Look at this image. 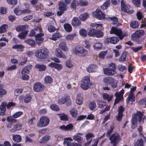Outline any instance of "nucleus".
<instances>
[{"label":"nucleus","mask_w":146,"mask_h":146,"mask_svg":"<svg viewBox=\"0 0 146 146\" xmlns=\"http://www.w3.org/2000/svg\"><path fill=\"white\" fill-rule=\"evenodd\" d=\"M110 33L111 34H114L117 35L119 37L114 36L110 38H107L105 40V42H110L115 44L119 40V39H121L124 36L121 30L116 27H112L110 31Z\"/></svg>","instance_id":"nucleus-1"},{"label":"nucleus","mask_w":146,"mask_h":146,"mask_svg":"<svg viewBox=\"0 0 146 146\" xmlns=\"http://www.w3.org/2000/svg\"><path fill=\"white\" fill-rule=\"evenodd\" d=\"M143 116V114L140 111L132 115L131 120L132 127L135 128L137 126L136 123L137 121L140 122Z\"/></svg>","instance_id":"nucleus-2"},{"label":"nucleus","mask_w":146,"mask_h":146,"mask_svg":"<svg viewBox=\"0 0 146 146\" xmlns=\"http://www.w3.org/2000/svg\"><path fill=\"white\" fill-rule=\"evenodd\" d=\"M115 69V64L111 62L109 64L108 68L104 69L103 70L105 74L108 75H112L116 74Z\"/></svg>","instance_id":"nucleus-3"},{"label":"nucleus","mask_w":146,"mask_h":146,"mask_svg":"<svg viewBox=\"0 0 146 146\" xmlns=\"http://www.w3.org/2000/svg\"><path fill=\"white\" fill-rule=\"evenodd\" d=\"M74 53L82 57H84L87 55L88 51L81 46H77L75 47L73 50Z\"/></svg>","instance_id":"nucleus-4"},{"label":"nucleus","mask_w":146,"mask_h":146,"mask_svg":"<svg viewBox=\"0 0 146 146\" xmlns=\"http://www.w3.org/2000/svg\"><path fill=\"white\" fill-rule=\"evenodd\" d=\"M32 65H28L24 67L21 72V78L23 80H28L29 78V76L27 74L29 72V70L32 67Z\"/></svg>","instance_id":"nucleus-5"},{"label":"nucleus","mask_w":146,"mask_h":146,"mask_svg":"<svg viewBox=\"0 0 146 146\" xmlns=\"http://www.w3.org/2000/svg\"><path fill=\"white\" fill-rule=\"evenodd\" d=\"M50 122V119L47 117L44 116L41 117L37 124V126L40 127L47 126Z\"/></svg>","instance_id":"nucleus-6"},{"label":"nucleus","mask_w":146,"mask_h":146,"mask_svg":"<svg viewBox=\"0 0 146 146\" xmlns=\"http://www.w3.org/2000/svg\"><path fill=\"white\" fill-rule=\"evenodd\" d=\"M35 55L39 58H45L48 55V50L45 48L38 49L35 52Z\"/></svg>","instance_id":"nucleus-7"},{"label":"nucleus","mask_w":146,"mask_h":146,"mask_svg":"<svg viewBox=\"0 0 146 146\" xmlns=\"http://www.w3.org/2000/svg\"><path fill=\"white\" fill-rule=\"evenodd\" d=\"M119 136L117 133L113 134L110 136L109 139L110 140L111 143L113 144V146H116L117 144L119 139Z\"/></svg>","instance_id":"nucleus-8"},{"label":"nucleus","mask_w":146,"mask_h":146,"mask_svg":"<svg viewBox=\"0 0 146 146\" xmlns=\"http://www.w3.org/2000/svg\"><path fill=\"white\" fill-rule=\"evenodd\" d=\"M123 93L124 90L123 89L121 90L119 92H117L115 93V96L116 98L115 100L114 105L118 103L119 101L122 100L123 98Z\"/></svg>","instance_id":"nucleus-9"},{"label":"nucleus","mask_w":146,"mask_h":146,"mask_svg":"<svg viewBox=\"0 0 146 146\" xmlns=\"http://www.w3.org/2000/svg\"><path fill=\"white\" fill-rule=\"evenodd\" d=\"M121 10L125 12H127L128 14H131L133 13V11H131L129 9L130 6L127 4H126V3L123 0H121Z\"/></svg>","instance_id":"nucleus-10"},{"label":"nucleus","mask_w":146,"mask_h":146,"mask_svg":"<svg viewBox=\"0 0 146 146\" xmlns=\"http://www.w3.org/2000/svg\"><path fill=\"white\" fill-rule=\"evenodd\" d=\"M93 16L99 19H103L105 18V15L100 10L97 9L93 14Z\"/></svg>","instance_id":"nucleus-11"},{"label":"nucleus","mask_w":146,"mask_h":146,"mask_svg":"<svg viewBox=\"0 0 146 146\" xmlns=\"http://www.w3.org/2000/svg\"><path fill=\"white\" fill-rule=\"evenodd\" d=\"M55 54L56 56L59 58H62L64 59L67 58V56L58 48H56L55 50Z\"/></svg>","instance_id":"nucleus-12"},{"label":"nucleus","mask_w":146,"mask_h":146,"mask_svg":"<svg viewBox=\"0 0 146 146\" xmlns=\"http://www.w3.org/2000/svg\"><path fill=\"white\" fill-rule=\"evenodd\" d=\"M44 88V86L39 82H36L33 86V90L36 92L42 91Z\"/></svg>","instance_id":"nucleus-13"},{"label":"nucleus","mask_w":146,"mask_h":146,"mask_svg":"<svg viewBox=\"0 0 146 146\" xmlns=\"http://www.w3.org/2000/svg\"><path fill=\"white\" fill-rule=\"evenodd\" d=\"M19 99L20 102H23V100H24L25 103H28L31 101V97L29 94L25 96L21 95L19 97Z\"/></svg>","instance_id":"nucleus-14"},{"label":"nucleus","mask_w":146,"mask_h":146,"mask_svg":"<svg viewBox=\"0 0 146 146\" xmlns=\"http://www.w3.org/2000/svg\"><path fill=\"white\" fill-rule=\"evenodd\" d=\"M44 34L43 33H40L38 34L35 36V38L36 42L38 45H40L42 42L44 38L42 37L44 36Z\"/></svg>","instance_id":"nucleus-15"},{"label":"nucleus","mask_w":146,"mask_h":146,"mask_svg":"<svg viewBox=\"0 0 146 146\" xmlns=\"http://www.w3.org/2000/svg\"><path fill=\"white\" fill-rule=\"evenodd\" d=\"M94 137V135L92 133H87L85 136L86 140L88 141L90 139H91L86 143H85L84 144V145L85 146H87L90 145L92 141V138Z\"/></svg>","instance_id":"nucleus-16"},{"label":"nucleus","mask_w":146,"mask_h":146,"mask_svg":"<svg viewBox=\"0 0 146 146\" xmlns=\"http://www.w3.org/2000/svg\"><path fill=\"white\" fill-rule=\"evenodd\" d=\"M124 110V108L122 106L119 107L118 109V114L116 117V120L120 121L121 119L123 116V112Z\"/></svg>","instance_id":"nucleus-17"},{"label":"nucleus","mask_w":146,"mask_h":146,"mask_svg":"<svg viewBox=\"0 0 146 146\" xmlns=\"http://www.w3.org/2000/svg\"><path fill=\"white\" fill-rule=\"evenodd\" d=\"M144 33V32L142 30H138L135 31L131 35V37L136 38H139L142 36Z\"/></svg>","instance_id":"nucleus-18"},{"label":"nucleus","mask_w":146,"mask_h":146,"mask_svg":"<svg viewBox=\"0 0 146 146\" xmlns=\"http://www.w3.org/2000/svg\"><path fill=\"white\" fill-rule=\"evenodd\" d=\"M83 99L80 93H78L76 97V102L79 105H82L83 103Z\"/></svg>","instance_id":"nucleus-19"},{"label":"nucleus","mask_w":146,"mask_h":146,"mask_svg":"<svg viewBox=\"0 0 146 146\" xmlns=\"http://www.w3.org/2000/svg\"><path fill=\"white\" fill-rule=\"evenodd\" d=\"M48 66L51 68H54L59 71L60 70L63 68L62 65L53 62L50 63L49 64Z\"/></svg>","instance_id":"nucleus-20"},{"label":"nucleus","mask_w":146,"mask_h":146,"mask_svg":"<svg viewBox=\"0 0 146 146\" xmlns=\"http://www.w3.org/2000/svg\"><path fill=\"white\" fill-rule=\"evenodd\" d=\"M23 124L21 123L15 125L13 128L11 129L10 131L12 133H14L17 131L21 129L22 127Z\"/></svg>","instance_id":"nucleus-21"},{"label":"nucleus","mask_w":146,"mask_h":146,"mask_svg":"<svg viewBox=\"0 0 146 146\" xmlns=\"http://www.w3.org/2000/svg\"><path fill=\"white\" fill-rule=\"evenodd\" d=\"M73 125L71 123H69L66 126L63 125L60 127V128L64 131H70L73 129Z\"/></svg>","instance_id":"nucleus-22"},{"label":"nucleus","mask_w":146,"mask_h":146,"mask_svg":"<svg viewBox=\"0 0 146 146\" xmlns=\"http://www.w3.org/2000/svg\"><path fill=\"white\" fill-rule=\"evenodd\" d=\"M97 67L96 65L92 64L89 65L86 68L87 71L89 73L94 72L96 71Z\"/></svg>","instance_id":"nucleus-23"},{"label":"nucleus","mask_w":146,"mask_h":146,"mask_svg":"<svg viewBox=\"0 0 146 146\" xmlns=\"http://www.w3.org/2000/svg\"><path fill=\"white\" fill-rule=\"evenodd\" d=\"M59 47L64 51H67L68 50V48L66 42L65 41H63L60 42L58 44Z\"/></svg>","instance_id":"nucleus-24"},{"label":"nucleus","mask_w":146,"mask_h":146,"mask_svg":"<svg viewBox=\"0 0 146 146\" xmlns=\"http://www.w3.org/2000/svg\"><path fill=\"white\" fill-rule=\"evenodd\" d=\"M81 23V21L77 17L73 18L71 22V24L73 26H79Z\"/></svg>","instance_id":"nucleus-25"},{"label":"nucleus","mask_w":146,"mask_h":146,"mask_svg":"<svg viewBox=\"0 0 146 146\" xmlns=\"http://www.w3.org/2000/svg\"><path fill=\"white\" fill-rule=\"evenodd\" d=\"M41 31V29L40 27H37L34 30H32L30 31L29 34V36H33L36 33L40 32Z\"/></svg>","instance_id":"nucleus-26"},{"label":"nucleus","mask_w":146,"mask_h":146,"mask_svg":"<svg viewBox=\"0 0 146 146\" xmlns=\"http://www.w3.org/2000/svg\"><path fill=\"white\" fill-rule=\"evenodd\" d=\"M6 106L7 104L5 102H3L0 105V110L2 111V112L0 113V115H3L5 114L6 110Z\"/></svg>","instance_id":"nucleus-27"},{"label":"nucleus","mask_w":146,"mask_h":146,"mask_svg":"<svg viewBox=\"0 0 146 146\" xmlns=\"http://www.w3.org/2000/svg\"><path fill=\"white\" fill-rule=\"evenodd\" d=\"M73 139L80 143H82L84 142L83 138L79 135H74L73 136Z\"/></svg>","instance_id":"nucleus-28"},{"label":"nucleus","mask_w":146,"mask_h":146,"mask_svg":"<svg viewBox=\"0 0 146 146\" xmlns=\"http://www.w3.org/2000/svg\"><path fill=\"white\" fill-rule=\"evenodd\" d=\"M24 46L22 45L15 44L12 46L13 49H17V51L22 52L23 51Z\"/></svg>","instance_id":"nucleus-29"},{"label":"nucleus","mask_w":146,"mask_h":146,"mask_svg":"<svg viewBox=\"0 0 146 146\" xmlns=\"http://www.w3.org/2000/svg\"><path fill=\"white\" fill-rule=\"evenodd\" d=\"M93 47L95 50H100L102 48V44L101 43L96 42L94 44Z\"/></svg>","instance_id":"nucleus-30"},{"label":"nucleus","mask_w":146,"mask_h":146,"mask_svg":"<svg viewBox=\"0 0 146 146\" xmlns=\"http://www.w3.org/2000/svg\"><path fill=\"white\" fill-rule=\"evenodd\" d=\"M113 78L110 77H107L104 78L103 79V82L106 84H111V81L113 80Z\"/></svg>","instance_id":"nucleus-31"},{"label":"nucleus","mask_w":146,"mask_h":146,"mask_svg":"<svg viewBox=\"0 0 146 146\" xmlns=\"http://www.w3.org/2000/svg\"><path fill=\"white\" fill-rule=\"evenodd\" d=\"M44 80V83L46 84H50L53 81L52 78L49 76H46Z\"/></svg>","instance_id":"nucleus-32"},{"label":"nucleus","mask_w":146,"mask_h":146,"mask_svg":"<svg viewBox=\"0 0 146 146\" xmlns=\"http://www.w3.org/2000/svg\"><path fill=\"white\" fill-rule=\"evenodd\" d=\"M28 25H19L17 26L16 28L17 31L20 32L28 28Z\"/></svg>","instance_id":"nucleus-33"},{"label":"nucleus","mask_w":146,"mask_h":146,"mask_svg":"<svg viewBox=\"0 0 146 146\" xmlns=\"http://www.w3.org/2000/svg\"><path fill=\"white\" fill-rule=\"evenodd\" d=\"M64 27L65 30L68 32H70L72 30V27L70 25L66 23L64 25Z\"/></svg>","instance_id":"nucleus-34"},{"label":"nucleus","mask_w":146,"mask_h":146,"mask_svg":"<svg viewBox=\"0 0 146 146\" xmlns=\"http://www.w3.org/2000/svg\"><path fill=\"white\" fill-rule=\"evenodd\" d=\"M35 67L38 69L39 71H44L46 68V66L43 64H36L35 66Z\"/></svg>","instance_id":"nucleus-35"},{"label":"nucleus","mask_w":146,"mask_h":146,"mask_svg":"<svg viewBox=\"0 0 146 146\" xmlns=\"http://www.w3.org/2000/svg\"><path fill=\"white\" fill-rule=\"evenodd\" d=\"M81 82L82 83L91 84L90 77L88 76L84 77H83Z\"/></svg>","instance_id":"nucleus-36"},{"label":"nucleus","mask_w":146,"mask_h":146,"mask_svg":"<svg viewBox=\"0 0 146 146\" xmlns=\"http://www.w3.org/2000/svg\"><path fill=\"white\" fill-rule=\"evenodd\" d=\"M21 136L18 135H13V139L15 142H20L21 140Z\"/></svg>","instance_id":"nucleus-37"},{"label":"nucleus","mask_w":146,"mask_h":146,"mask_svg":"<svg viewBox=\"0 0 146 146\" xmlns=\"http://www.w3.org/2000/svg\"><path fill=\"white\" fill-rule=\"evenodd\" d=\"M113 96V95H110L105 93L103 94V98L104 100H106L108 101L109 102L111 100Z\"/></svg>","instance_id":"nucleus-38"},{"label":"nucleus","mask_w":146,"mask_h":146,"mask_svg":"<svg viewBox=\"0 0 146 146\" xmlns=\"http://www.w3.org/2000/svg\"><path fill=\"white\" fill-rule=\"evenodd\" d=\"M61 37V35L59 33H56L52 35V37L50 38V39L55 40Z\"/></svg>","instance_id":"nucleus-39"},{"label":"nucleus","mask_w":146,"mask_h":146,"mask_svg":"<svg viewBox=\"0 0 146 146\" xmlns=\"http://www.w3.org/2000/svg\"><path fill=\"white\" fill-rule=\"evenodd\" d=\"M89 17V14L86 13L80 15L79 16V17L81 20L84 21L88 18Z\"/></svg>","instance_id":"nucleus-40"},{"label":"nucleus","mask_w":146,"mask_h":146,"mask_svg":"<svg viewBox=\"0 0 146 146\" xmlns=\"http://www.w3.org/2000/svg\"><path fill=\"white\" fill-rule=\"evenodd\" d=\"M59 9L61 11H65L66 10V5L63 2H60L58 3Z\"/></svg>","instance_id":"nucleus-41"},{"label":"nucleus","mask_w":146,"mask_h":146,"mask_svg":"<svg viewBox=\"0 0 146 146\" xmlns=\"http://www.w3.org/2000/svg\"><path fill=\"white\" fill-rule=\"evenodd\" d=\"M73 139L72 138L68 137L64 139L63 142L64 145H66L67 146H69L70 144L71 143V141H72Z\"/></svg>","instance_id":"nucleus-42"},{"label":"nucleus","mask_w":146,"mask_h":146,"mask_svg":"<svg viewBox=\"0 0 146 146\" xmlns=\"http://www.w3.org/2000/svg\"><path fill=\"white\" fill-rule=\"evenodd\" d=\"M28 34V32L27 31H24L19 34L18 36L20 38L24 39L27 35Z\"/></svg>","instance_id":"nucleus-43"},{"label":"nucleus","mask_w":146,"mask_h":146,"mask_svg":"<svg viewBox=\"0 0 146 146\" xmlns=\"http://www.w3.org/2000/svg\"><path fill=\"white\" fill-rule=\"evenodd\" d=\"M76 36V34L75 33L71 35H68L66 36L65 39L67 40H73Z\"/></svg>","instance_id":"nucleus-44"},{"label":"nucleus","mask_w":146,"mask_h":146,"mask_svg":"<svg viewBox=\"0 0 146 146\" xmlns=\"http://www.w3.org/2000/svg\"><path fill=\"white\" fill-rule=\"evenodd\" d=\"M109 20L111 22V23L113 25H117L118 22V20L117 18L115 17H109Z\"/></svg>","instance_id":"nucleus-45"},{"label":"nucleus","mask_w":146,"mask_h":146,"mask_svg":"<svg viewBox=\"0 0 146 146\" xmlns=\"http://www.w3.org/2000/svg\"><path fill=\"white\" fill-rule=\"evenodd\" d=\"M139 25V23L136 21H132L130 24V26L133 28L135 29L138 28Z\"/></svg>","instance_id":"nucleus-46"},{"label":"nucleus","mask_w":146,"mask_h":146,"mask_svg":"<svg viewBox=\"0 0 146 146\" xmlns=\"http://www.w3.org/2000/svg\"><path fill=\"white\" fill-rule=\"evenodd\" d=\"M91 26L92 27H95L99 30H101L102 28V25L101 24L94 23H92L91 25Z\"/></svg>","instance_id":"nucleus-47"},{"label":"nucleus","mask_w":146,"mask_h":146,"mask_svg":"<svg viewBox=\"0 0 146 146\" xmlns=\"http://www.w3.org/2000/svg\"><path fill=\"white\" fill-rule=\"evenodd\" d=\"M25 42L27 44H29L32 46H34L35 45V40L31 39H28L25 40Z\"/></svg>","instance_id":"nucleus-48"},{"label":"nucleus","mask_w":146,"mask_h":146,"mask_svg":"<svg viewBox=\"0 0 146 146\" xmlns=\"http://www.w3.org/2000/svg\"><path fill=\"white\" fill-rule=\"evenodd\" d=\"M96 107V103L94 102H90L89 104V107L92 110H93L95 109Z\"/></svg>","instance_id":"nucleus-49"},{"label":"nucleus","mask_w":146,"mask_h":146,"mask_svg":"<svg viewBox=\"0 0 146 146\" xmlns=\"http://www.w3.org/2000/svg\"><path fill=\"white\" fill-rule=\"evenodd\" d=\"M134 146H144L142 139L140 138L138 139L136 141Z\"/></svg>","instance_id":"nucleus-50"},{"label":"nucleus","mask_w":146,"mask_h":146,"mask_svg":"<svg viewBox=\"0 0 146 146\" xmlns=\"http://www.w3.org/2000/svg\"><path fill=\"white\" fill-rule=\"evenodd\" d=\"M110 1H107L105 2L101 6V8L103 10H105L110 5Z\"/></svg>","instance_id":"nucleus-51"},{"label":"nucleus","mask_w":146,"mask_h":146,"mask_svg":"<svg viewBox=\"0 0 146 146\" xmlns=\"http://www.w3.org/2000/svg\"><path fill=\"white\" fill-rule=\"evenodd\" d=\"M50 138V137L46 135L43 137L40 141V143H44L48 141Z\"/></svg>","instance_id":"nucleus-52"},{"label":"nucleus","mask_w":146,"mask_h":146,"mask_svg":"<svg viewBox=\"0 0 146 146\" xmlns=\"http://www.w3.org/2000/svg\"><path fill=\"white\" fill-rule=\"evenodd\" d=\"M90 85L91 84L81 83L80 87L83 90H86L89 88Z\"/></svg>","instance_id":"nucleus-53"},{"label":"nucleus","mask_w":146,"mask_h":146,"mask_svg":"<svg viewBox=\"0 0 146 146\" xmlns=\"http://www.w3.org/2000/svg\"><path fill=\"white\" fill-rule=\"evenodd\" d=\"M23 114V113L22 111H17L12 115V117L14 118H16L20 117L21 115H22Z\"/></svg>","instance_id":"nucleus-54"},{"label":"nucleus","mask_w":146,"mask_h":146,"mask_svg":"<svg viewBox=\"0 0 146 146\" xmlns=\"http://www.w3.org/2000/svg\"><path fill=\"white\" fill-rule=\"evenodd\" d=\"M8 27V26L6 24L3 25L0 27V33L5 32L6 31V29Z\"/></svg>","instance_id":"nucleus-55"},{"label":"nucleus","mask_w":146,"mask_h":146,"mask_svg":"<svg viewBox=\"0 0 146 146\" xmlns=\"http://www.w3.org/2000/svg\"><path fill=\"white\" fill-rule=\"evenodd\" d=\"M70 113L72 117H75L78 114L77 111L75 109H73L70 110Z\"/></svg>","instance_id":"nucleus-56"},{"label":"nucleus","mask_w":146,"mask_h":146,"mask_svg":"<svg viewBox=\"0 0 146 146\" xmlns=\"http://www.w3.org/2000/svg\"><path fill=\"white\" fill-rule=\"evenodd\" d=\"M107 50L101 52L98 54V57L101 58H104L105 57V55L107 54Z\"/></svg>","instance_id":"nucleus-57"},{"label":"nucleus","mask_w":146,"mask_h":146,"mask_svg":"<svg viewBox=\"0 0 146 146\" xmlns=\"http://www.w3.org/2000/svg\"><path fill=\"white\" fill-rule=\"evenodd\" d=\"M96 32V30L90 29L88 33V35L90 36H95Z\"/></svg>","instance_id":"nucleus-58"},{"label":"nucleus","mask_w":146,"mask_h":146,"mask_svg":"<svg viewBox=\"0 0 146 146\" xmlns=\"http://www.w3.org/2000/svg\"><path fill=\"white\" fill-rule=\"evenodd\" d=\"M126 58V52H125L122 54L121 56L119 59V60L120 61L123 62L125 61Z\"/></svg>","instance_id":"nucleus-59"},{"label":"nucleus","mask_w":146,"mask_h":146,"mask_svg":"<svg viewBox=\"0 0 146 146\" xmlns=\"http://www.w3.org/2000/svg\"><path fill=\"white\" fill-rule=\"evenodd\" d=\"M128 101H130L131 102H134L135 100V97L134 96V94L132 93L130 94L128 96L127 98Z\"/></svg>","instance_id":"nucleus-60"},{"label":"nucleus","mask_w":146,"mask_h":146,"mask_svg":"<svg viewBox=\"0 0 146 146\" xmlns=\"http://www.w3.org/2000/svg\"><path fill=\"white\" fill-rule=\"evenodd\" d=\"M78 4L82 6H86L88 4V1H86L81 0L80 1Z\"/></svg>","instance_id":"nucleus-61"},{"label":"nucleus","mask_w":146,"mask_h":146,"mask_svg":"<svg viewBox=\"0 0 146 146\" xmlns=\"http://www.w3.org/2000/svg\"><path fill=\"white\" fill-rule=\"evenodd\" d=\"M3 86L0 84V96H2L6 94L7 92L3 88Z\"/></svg>","instance_id":"nucleus-62"},{"label":"nucleus","mask_w":146,"mask_h":146,"mask_svg":"<svg viewBox=\"0 0 146 146\" xmlns=\"http://www.w3.org/2000/svg\"><path fill=\"white\" fill-rule=\"evenodd\" d=\"M68 98V97L62 98L58 100V102L59 104H64L67 101Z\"/></svg>","instance_id":"nucleus-63"},{"label":"nucleus","mask_w":146,"mask_h":146,"mask_svg":"<svg viewBox=\"0 0 146 146\" xmlns=\"http://www.w3.org/2000/svg\"><path fill=\"white\" fill-rule=\"evenodd\" d=\"M111 87L113 88H116L117 87V81L113 78L111 84Z\"/></svg>","instance_id":"nucleus-64"}]
</instances>
